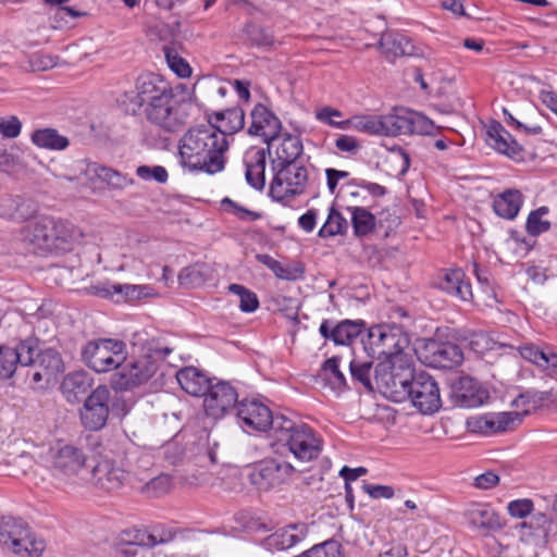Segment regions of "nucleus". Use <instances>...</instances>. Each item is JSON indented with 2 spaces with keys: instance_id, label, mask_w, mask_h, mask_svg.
I'll return each mask as SVG.
<instances>
[{
  "instance_id": "nucleus-40",
  "label": "nucleus",
  "mask_w": 557,
  "mask_h": 557,
  "mask_svg": "<svg viewBox=\"0 0 557 557\" xmlns=\"http://www.w3.org/2000/svg\"><path fill=\"white\" fill-rule=\"evenodd\" d=\"M351 213L354 233L358 237L368 235L374 230L375 216L363 207L348 208Z\"/></svg>"
},
{
  "instance_id": "nucleus-41",
  "label": "nucleus",
  "mask_w": 557,
  "mask_h": 557,
  "mask_svg": "<svg viewBox=\"0 0 557 557\" xmlns=\"http://www.w3.org/2000/svg\"><path fill=\"white\" fill-rule=\"evenodd\" d=\"M61 386L64 393L78 397L89 391L91 379L85 371H75L64 377Z\"/></svg>"
},
{
  "instance_id": "nucleus-17",
  "label": "nucleus",
  "mask_w": 557,
  "mask_h": 557,
  "mask_svg": "<svg viewBox=\"0 0 557 557\" xmlns=\"http://www.w3.org/2000/svg\"><path fill=\"white\" fill-rule=\"evenodd\" d=\"M36 341L27 338L15 347L0 345V379H9L16 370V366L27 367L34 361Z\"/></svg>"
},
{
  "instance_id": "nucleus-34",
  "label": "nucleus",
  "mask_w": 557,
  "mask_h": 557,
  "mask_svg": "<svg viewBox=\"0 0 557 557\" xmlns=\"http://www.w3.org/2000/svg\"><path fill=\"white\" fill-rule=\"evenodd\" d=\"M522 205V194L517 189H507L495 197L493 201L494 212L507 220L517 216Z\"/></svg>"
},
{
  "instance_id": "nucleus-10",
  "label": "nucleus",
  "mask_w": 557,
  "mask_h": 557,
  "mask_svg": "<svg viewBox=\"0 0 557 557\" xmlns=\"http://www.w3.org/2000/svg\"><path fill=\"white\" fill-rule=\"evenodd\" d=\"M122 341L100 338L87 343L82 350L83 361L98 373L117 369L126 360Z\"/></svg>"
},
{
  "instance_id": "nucleus-21",
  "label": "nucleus",
  "mask_w": 557,
  "mask_h": 557,
  "mask_svg": "<svg viewBox=\"0 0 557 557\" xmlns=\"http://www.w3.org/2000/svg\"><path fill=\"white\" fill-rule=\"evenodd\" d=\"M366 330L362 320H343L334 324L331 320H323L319 333L324 339L332 341L335 345L348 346Z\"/></svg>"
},
{
  "instance_id": "nucleus-6",
  "label": "nucleus",
  "mask_w": 557,
  "mask_h": 557,
  "mask_svg": "<svg viewBox=\"0 0 557 557\" xmlns=\"http://www.w3.org/2000/svg\"><path fill=\"white\" fill-rule=\"evenodd\" d=\"M410 344L407 333L396 324H380L368 330L362 338L363 349L371 359L380 362L403 361V351Z\"/></svg>"
},
{
  "instance_id": "nucleus-2",
  "label": "nucleus",
  "mask_w": 557,
  "mask_h": 557,
  "mask_svg": "<svg viewBox=\"0 0 557 557\" xmlns=\"http://www.w3.org/2000/svg\"><path fill=\"white\" fill-rule=\"evenodd\" d=\"M236 416L244 426L257 431H270L283 449L299 461L318 458L322 445L314 431L304 423H296L284 414H273L256 399H243L236 406Z\"/></svg>"
},
{
  "instance_id": "nucleus-50",
  "label": "nucleus",
  "mask_w": 557,
  "mask_h": 557,
  "mask_svg": "<svg viewBox=\"0 0 557 557\" xmlns=\"http://www.w3.org/2000/svg\"><path fill=\"white\" fill-rule=\"evenodd\" d=\"M222 207L225 211L234 214L236 218H238L242 221H256L261 219V213L251 211L235 201H233L230 198H224L222 200Z\"/></svg>"
},
{
  "instance_id": "nucleus-32",
  "label": "nucleus",
  "mask_w": 557,
  "mask_h": 557,
  "mask_svg": "<svg viewBox=\"0 0 557 557\" xmlns=\"http://www.w3.org/2000/svg\"><path fill=\"white\" fill-rule=\"evenodd\" d=\"M267 151L265 149H258L245 161L246 181L251 187L258 190L263 189L265 185Z\"/></svg>"
},
{
  "instance_id": "nucleus-35",
  "label": "nucleus",
  "mask_w": 557,
  "mask_h": 557,
  "mask_svg": "<svg viewBox=\"0 0 557 557\" xmlns=\"http://www.w3.org/2000/svg\"><path fill=\"white\" fill-rule=\"evenodd\" d=\"M465 274L460 269L446 271L441 281V288L462 300L472 296L471 286L463 281Z\"/></svg>"
},
{
  "instance_id": "nucleus-3",
  "label": "nucleus",
  "mask_w": 557,
  "mask_h": 557,
  "mask_svg": "<svg viewBox=\"0 0 557 557\" xmlns=\"http://www.w3.org/2000/svg\"><path fill=\"white\" fill-rule=\"evenodd\" d=\"M228 143L210 121L190 127L180 139L178 154L184 168L215 174L224 169Z\"/></svg>"
},
{
  "instance_id": "nucleus-51",
  "label": "nucleus",
  "mask_w": 557,
  "mask_h": 557,
  "mask_svg": "<svg viewBox=\"0 0 557 557\" xmlns=\"http://www.w3.org/2000/svg\"><path fill=\"white\" fill-rule=\"evenodd\" d=\"M136 174L144 181L153 180L160 184L166 183L169 178L168 171L161 165H140L136 169Z\"/></svg>"
},
{
  "instance_id": "nucleus-15",
  "label": "nucleus",
  "mask_w": 557,
  "mask_h": 557,
  "mask_svg": "<svg viewBox=\"0 0 557 557\" xmlns=\"http://www.w3.org/2000/svg\"><path fill=\"white\" fill-rule=\"evenodd\" d=\"M110 389L106 385L97 386L86 398L81 410L83 425L91 431L102 429L109 417Z\"/></svg>"
},
{
  "instance_id": "nucleus-12",
  "label": "nucleus",
  "mask_w": 557,
  "mask_h": 557,
  "mask_svg": "<svg viewBox=\"0 0 557 557\" xmlns=\"http://www.w3.org/2000/svg\"><path fill=\"white\" fill-rule=\"evenodd\" d=\"M48 461L53 474L65 480L77 476L84 470L87 456L83 448L74 444L58 442L50 447Z\"/></svg>"
},
{
  "instance_id": "nucleus-1",
  "label": "nucleus",
  "mask_w": 557,
  "mask_h": 557,
  "mask_svg": "<svg viewBox=\"0 0 557 557\" xmlns=\"http://www.w3.org/2000/svg\"><path fill=\"white\" fill-rule=\"evenodd\" d=\"M125 97L133 104L131 110L134 114L146 106L147 120L169 133L181 129L195 109L191 94L185 86L177 85L171 88L152 73L140 75L135 89L126 92Z\"/></svg>"
},
{
  "instance_id": "nucleus-48",
  "label": "nucleus",
  "mask_w": 557,
  "mask_h": 557,
  "mask_svg": "<svg viewBox=\"0 0 557 557\" xmlns=\"http://www.w3.org/2000/svg\"><path fill=\"white\" fill-rule=\"evenodd\" d=\"M546 393H522L512 400V406L522 410L521 418L529 414L534 409L539 401L544 400Z\"/></svg>"
},
{
  "instance_id": "nucleus-29",
  "label": "nucleus",
  "mask_w": 557,
  "mask_h": 557,
  "mask_svg": "<svg viewBox=\"0 0 557 557\" xmlns=\"http://www.w3.org/2000/svg\"><path fill=\"white\" fill-rule=\"evenodd\" d=\"M280 144L275 149V158L272 159V166L287 165L289 163H300L299 157L302 153V143L298 136L290 134L278 135Z\"/></svg>"
},
{
  "instance_id": "nucleus-46",
  "label": "nucleus",
  "mask_w": 557,
  "mask_h": 557,
  "mask_svg": "<svg viewBox=\"0 0 557 557\" xmlns=\"http://www.w3.org/2000/svg\"><path fill=\"white\" fill-rule=\"evenodd\" d=\"M492 432L499 433L509 430L516 422H521L520 412L491 413Z\"/></svg>"
},
{
  "instance_id": "nucleus-38",
  "label": "nucleus",
  "mask_w": 557,
  "mask_h": 557,
  "mask_svg": "<svg viewBox=\"0 0 557 557\" xmlns=\"http://www.w3.org/2000/svg\"><path fill=\"white\" fill-rule=\"evenodd\" d=\"M32 141L39 148L63 150L69 146V139L54 128H41L32 134Z\"/></svg>"
},
{
  "instance_id": "nucleus-64",
  "label": "nucleus",
  "mask_w": 557,
  "mask_h": 557,
  "mask_svg": "<svg viewBox=\"0 0 557 557\" xmlns=\"http://www.w3.org/2000/svg\"><path fill=\"white\" fill-rule=\"evenodd\" d=\"M542 363L540 369L546 371L550 376L557 375V352L546 348Z\"/></svg>"
},
{
  "instance_id": "nucleus-30",
  "label": "nucleus",
  "mask_w": 557,
  "mask_h": 557,
  "mask_svg": "<svg viewBox=\"0 0 557 557\" xmlns=\"http://www.w3.org/2000/svg\"><path fill=\"white\" fill-rule=\"evenodd\" d=\"M85 174L89 181L99 180L102 183H106L109 187L115 189H122L133 184L134 182L132 178L120 173L119 171L97 162L88 163L85 170Z\"/></svg>"
},
{
  "instance_id": "nucleus-11",
  "label": "nucleus",
  "mask_w": 557,
  "mask_h": 557,
  "mask_svg": "<svg viewBox=\"0 0 557 557\" xmlns=\"http://www.w3.org/2000/svg\"><path fill=\"white\" fill-rule=\"evenodd\" d=\"M273 180L270 184V196L276 201L300 195L308 182V170L301 163L272 166Z\"/></svg>"
},
{
  "instance_id": "nucleus-55",
  "label": "nucleus",
  "mask_w": 557,
  "mask_h": 557,
  "mask_svg": "<svg viewBox=\"0 0 557 557\" xmlns=\"http://www.w3.org/2000/svg\"><path fill=\"white\" fill-rule=\"evenodd\" d=\"M343 113L339 110L325 107L317 113V119L325 124L335 126L342 129L348 127L349 121L337 122L334 117H342Z\"/></svg>"
},
{
  "instance_id": "nucleus-23",
  "label": "nucleus",
  "mask_w": 557,
  "mask_h": 557,
  "mask_svg": "<svg viewBox=\"0 0 557 557\" xmlns=\"http://www.w3.org/2000/svg\"><path fill=\"white\" fill-rule=\"evenodd\" d=\"M27 367H33V381L38 383L42 380L50 382L58 373L63 371L64 364L60 354L53 348L39 350L36 343L34 361Z\"/></svg>"
},
{
  "instance_id": "nucleus-44",
  "label": "nucleus",
  "mask_w": 557,
  "mask_h": 557,
  "mask_svg": "<svg viewBox=\"0 0 557 557\" xmlns=\"http://www.w3.org/2000/svg\"><path fill=\"white\" fill-rule=\"evenodd\" d=\"M230 293L238 296L239 309L244 312H253L259 307L257 295L239 284L228 285Z\"/></svg>"
},
{
  "instance_id": "nucleus-4",
  "label": "nucleus",
  "mask_w": 557,
  "mask_h": 557,
  "mask_svg": "<svg viewBox=\"0 0 557 557\" xmlns=\"http://www.w3.org/2000/svg\"><path fill=\"white\" fill-rule=\"evenodd\" d=\"M22 235L34 253L70 251L84 236L82 230L72 222L48 215L29 222Z\"/></svg>"
},
{
  "instance_id": "nucleus-42",
  "label": "nucleus",
  "mask_w": 557,
  "mask_h": 557,
  "mask_svg": "<svg viewBox=\"0 0 557 557\" xmlns=\"http://www.w3.org/2000/svg\"><path fill=\"white\" fill-rule=\"evenodd\" d=\"M372 360L354 358L349 363L351 380L361 384L367 391H373L372 384Z\"/></svg>"
},
{
  "instance_id": "nucleus-33",
  "label": "nucleus",
  "mask_w": 557,
  "mask_h": 557,
  "mask_svg": "<svg viewBox=\"0 0 557 557\" xmlns=\"http://www.w3.org/2000/svg\"><path fill=\"white\" fill-rule=\"evenodd\" d=\"M36 211L30 200L20 196H3L0 198V216L7 219L24 220Z\"/></svg>"
},
{
  "instance_id": "nucleus-5",
  "label": "nucleus",
  "mask_w": 557,
  "mask_h": 557,
  "mask_svg": "<svg viewBox=\"0 0 557 557\" xmlns=\"http://www.w3.org/2000/svg\"><path fill=\"white\" fill-rule=\"evenodd\" d=\"M171 352L172 348L168 346L150 344L141 355L133 357L112 376L113 388L125 391L147 383Z\"/></svg>"
},
{
  "instance_id": "nucleus-7",
  "label": "nucleus",
  "mask_w": 557,
  "mask_h": 557,
  "mask_svg": "<svg viewBox=\"0 0 557 557\" xmlns=\"http://www.w3.org/2000/svg\"><path fill=\"white\" fill-rule=\"evenodd\" d=\"M416 376L407 358L403 361L379 362L373 374L376 388L396 403L408 399L409 387Z\"/></svg>"
},
{
  "instance_id": "nucleus-8",
  "label": "nucleus",
  "mask_w": 557,
  "mask_h": 557,
  "mask_svg": "<svg viewBox=\"0 0 557 557\" xmlns=\"http://www.w3.org/2000/svg\"><path fill=\"white\" fill-rule=\"evenodd\" d=\"M0 544L23 557H40L46 548L45 541L37 537L22 519L16 518L0 520Z\"/></svg>"
},
{
  "instance_id": "nucleus-58",
  "label": "nucleus",
  "mask_w": 557,
  "mask_h": 557,
  "mask_svg": "<svg viewBox=\"0 0 557 557\" xmlns=\"http://www.w3.org/2000/svg\"><path fill=\"white\" fill-rule=\"evenodd\" d=\"M170 486L171 478L168 474H160L154 476L146 484L147 491L153 493L154 496L164 494L170 490Z\"/></svg>"
},
{
  "instance_id": "nucleus-63",
  "label": "nucleus",
  "mask_w": 557,
  "mask_h": 557,
  "mask_svg": "<svg viewBox=\"0 0 557 557\" xmlns=\"http://www.w3.org/2000/svg\"><path fill=\"white\" fill-rule=\"evenodd\" d=\"M351 185L367 189L374 197H382L386 194V188L380 184L371 183L364 180L354 178Z\"/></svg>"
},
{
  "instance_id": "nucleus-43",
  "label": "nucleus",
  "mask_w": 557,
  "mask_h": 557,
  "mask_svg": "<svg viewBox=\"0 0 557 557\" xmlns=\"http://www.w3.org/2000/svg\"><path fill=\"white\" fill-rule=\"evenodd\" d=\"M348 228L347 220L334 208L330 209L326 222L319 231L320 237H331L343 234Z\"/></svg>"
},
{
  "instance_id": "nucleus-45",
  "label": "nucleus",
  "mask_w": 557,
  "mask_h": 557,
  "mask_svg": "<svg viewBox=\"0 0 557 557\" xmlns=\"http://www.w3.org/2000/svg\"><path fill=\"white\" fill-rule=\"evenodd\" d=\"M547 213L548 208L541 207L529 214L525 227L531 236H537L549 230L550 223L547 220H543V216Z\"/></svg>"
},
{
  "instance_id": "nucleus-37",
  "label": "nucleus",
  "mask_w": 557,
  "mask_h": 557,
  "mask_svg": "<svg viewBox=\"0 0 557 557\" xmlns=\"http://www.w3.org/2000/svg\"><path fill=\"white\" fill-rule=\"evenodd\" d=\"M553 520L544 512H532L528 519L520 523L524 535L546 540L552 532Z\"/></svg>"
},
{
  "instance_id": "nucleus-49",
  "label": "nucleus",
  "mask_w": 557,
  "mask_h": 557,
  "mask_svg": "<svg viewBox=\"0 0 557 557\" xmlns=\"http://www.w3.org/2000/svg\"><path fill=\"white\" fill-rule=\"evenodd\" d=\"M384 116H362L355 122V127L358 131L371 135H384Z\"/></svg>"
},
{
  "instance_id": "nucleus-39",
  "label": "nucleus",
  "mask_w": 557,
  "mask_h": 557,
  "mask_svg": "<svg viewBox=\"0 0 557 557\" xmlns=\"http://www.w3.org/2000/svg\"><path fill=\"white\" fill-rule=\"evenodd\" d=\"M322 376L329 383L331 388L342 392L347 388V381L343 372L339 370V358L331 357L326 359L321 368Z\"/></svg>"
},
{
  "instance_id": "nucleus-57",
  "label": "nucleus",
  "mask_w": 557,
  "mask_h": 557,
  "mask_svg": "<svg viewBox=\"0 0 557 557\" xmlns=\"http://www.w3.org/2000/svg\"><path fill=\"white\" fill-rule=\"evenodd\" d=\"M521 357L541 368L542 361H544L545 349H542L533 344H525L519 348Z\"/></svg>"
},
{
  "instance_id": "nucleus-59",
  "label": "nucleus",
  "mask_w": 557,
  "mask_h": 557,
  "mask_svg": "<svg viewBox=\"0 0 557 557\" xmlns=\"http://www.w3.org/2000/svg\"><path fill=\"white\" fill-rule=\"evenodd\" d=\"M335 147L341 152H347V153H350V154H356L360 150L361 145L357 140V138H355L352 136L341 135L335 140Z\"/></svg>"
},
{
  "instance_id": "nucleus-54",
  "label": "nucleus",
  "mask_w": 557,
  "mask_h": 557,
  "mask_svg": "<svg viewBox=\"0 0 557 557\" xmlns=\"http://www.w3.org/2000/svg\"><path fill=\"white\" fill-rule=\"evenodd\" d=\"M248 35L251 44L257 47L270 48L275 42L273 34L262 27H251V29L248 32Z\"/></svg>"
},
{
  "instance_id": "nucleus-61",
  "label": "nucleus",
  "mask_w": 557,
  "mask_h": 557,
  "mask_svg": "<svg viewBox=\"0 0 557 557\" xmlns=\"http://www.w3.org/2000/svg\"><path fill=\"white\" fill-rule=\"evenodd\" d=\"M468 426L473 432L493 434L490 414L472 418L471 420L468 421Z\"/></svg>"
},
{
  "instance_id": "nucleus-53",
  "label": "nucleus",
  "mask_w": 557,
  "mask_h": 557,
  "mask_svg": "<svg viewBox=\"0 0 557 557\" xmlns=\"http://www.w3.org/2000/svg\"><path fill=\"white\" fill-rule=\"evenodd\" d=\"M22 122L16 115L0 117V134L3 138L13 139L20 136Z\"/></svg>"
},
{
  "instance_id": "nucleus-22",
  "label": "nucleus",
  "mask_w": 557,
  "mask_h": 557,
  "mask_svg": "<svg viewBox=\"0 0 557 557\" xmlns=\"http://www.w3.org/2000/svg\"><path fill=\"white\" fill-rule=\"evenodd\" d=\"M147 285L119 284L102 282L90 287L92 295L112 299L115 302L133 301L148 296Z\"/></svg>"
},
{
  "instance_id": "nucleus-60",
  "label": "nucleus",
  "mask_w": 557,
  "mask_h": 557,
  "mask_svg": "<svg viewBox=\"0 0 557 557\" xmlns=\"http://www.w3.org/2000/svg\"><path fill=\"white\" fill-rule=\"evenodd\" d=\"M362 488L372 498H392L394 496V490L388 485H372L363 483Z\"/></svg>"
},
{
  "instance_id": "nucleus-14",
  "label": "nucleus",
  "mask_w": 557,
  "mask_h": 557,
  "mask_svg": "<svg viewBox=\"0 0 557 557\" xmlns=\"http://www.w3.org/2000/svg\"><path fill=\"white\" fill-rule=\"evenodd\" d=\"M408 399L422 413L430 414L441 408L440 388L436 381L425 371L417 373L409 387Z\"/></svg>"
},
{
  "instance_id": "nucleus-13",
  "label": "nucleus",
  "mask_w": 557,
  "mask_h": 557,
  "mask_svg": "<svg viewBox=\"0 0 557 557\" xmlns=\"http://www.w3.org/2000/svg\"><path fill=\"white\" fill-rule=\"evenodd\" d=\"M383 116L385 136L430 135L435 128L434 123L423 114L404 108L395 109Z\"/></svg>"
},
{
  "instance_id": "nucleus-36",
  "label": "nucleus",
  "mask_w": 557,
  "mask_h": 557,
  "mask_svg": "<svg viewBox=\"0 0 557 557\" xmlns=\"http://www.w3.org/2000/svg\"><path fill=\"white\" fill-rule=\"evenodd\" d=\"M215 120L220 123L215 125L216 131L226 138L227 134H234L240 131L245 124L244 110L234 107L214 114Z\"/></svg>"
},
{
  "instance_id": "nucleus-52",
  "label": "nucleus",
  "mask_w": 557,
  "mask_h": 557,
  "mask_svg": "<svg viewBox=\"0 0 557 557\" xmlns=\"http://www.w3.org/2000/svg\"><path fill=\"white\" fill-rule=\"evenodd\" d=\"M507 510L512 518L525 520L534 511V505L531 499L521 498L508 503Z\"/></svg>"
},
{
  "instance_id": "nucleus-27",
  "label": "nucleus",
  "mask_w": 557,
  "mask_h": 557,
  "mask_svg": "<svg viewBox=\"0 0 557 557\" xmlns=\"http://www.w3.org/2000/svg\"><path fill=\"white\" fill-rule=\"evenodd\" d=\"M487 144L500 153L513 157L522 151L521 146L510 133L497 121H492L487 127Z\"/></svg>"
},
{
  "instance_id": "nucleus-9",
  "label": "nucleus",
  "mask_w": 557,
  "mask_h": 557,
  "mask_svg": "<svg viewBox=\"0 0 557 557\" xmlns=\"http://www.w3.org/2000/svg\"><path fill=\"white\" fill-rule=\"evenodd\" d=\"M298 472L286 456L268 457L256 462L248 474L250 483L259 491H270L287 484Z\"/></svg>"
},
{
  "instance_id": "nucleus-20",
  "label": "nucleus",
  "mask_w": 557,
  "mask_h": 557,
  "mask_svg": "<svg viewBox=\"0 0 557 557\" xmlns=\"http://www.w3.org/2000/svg\"><path fill=\"white\" fill-rule=\"evenodd\" d=\"M128 473L113 460L102 459L91 470V484L102 492H115L127 481Z\"/></svg>"
},
{
  "instance_id": "nucleus-25",
  "label": "nucleus",
  "mask_w": 557,
  "mask_h": 557,
  "mask_svg": "<svg viewBox=\"0 0 557 557\" xmlns=\"http://www.w3.org/2000/svg\"><path fill=\"white\" fill-rule=\"evenodd\" d=\"M468 523L476 529L498 531L503 522L498 513L487 504H472L465 511Z\"/></svg>"
},
{
  "instance_id": "nucleus-47",
  "label": "nucleus",
  "mask_w": 557,
  "mask_h": 557,
  "mask_svg": "<svg viewBox=\"0 0 557 557\" xmlns=\"http://www.w3.org/2000/svg\"><path fill=\"white\" fill-rule=\"evenodd\" d=\"M165 60L169 67L180 77H188L191 74L189 64L171 48H164Z\"/></svg>"
},
{
  "instance_id": "nucleus-62",
  "label": "nucleus",
  "mask_w": 557,
  "mask_h": 557,
  "mask_svg": "<svg viewBox=\"0 0 557 557\" xmlns=\"http://www.w3.org/2000/svg\"><path fill=\"white\" fill-rule=\"evenodd\" d=\"M499 483V476L492 472L486 471L480 475H478L474 480V485L481 490H490L496 486Z\"/></svg>"
},
{
  "instance_id": "nucleus-28",
  "label": "nucleus",
  "mask_w": 557,
  "mask_h": 557,
  "mask_svg": "<svg viewBox=\"0 0 557 557\" xmlns=\"http://www.w3.org/2000/svg\"><path fill=\"white\" fill-rule=\"evenodd\" d=\"M307 532V525L304 523L290 524L268 536L267 545L276 550H285L304 541Z\"/></svg>"
},
{
  "instance_id": "nucleus-31",
  "label": "nucleus",
  "mask_w": 557,
  "mask_h": 557,
  "mask_svg": "<svg viewBox=\"0 0 557 557\" xmlns=\"http://www.w3.org/2000/svg\"><path fill=\"white\" fill-rule=\"evenodd\" d=\"M379 47L387 59L412 55L414 51V47L408 37L393 32L382 34Z\"/></svg>"
},
{
  "instance_id": "nucleus-19",
  "label": "nucleus",
  "mask_w": 557,
  "mask_h": 557,
  "mask_svg": "<svg viewBox=\"0 0 557 557\" xmlns=\"http://www.w3.org/2000/svg\"><path fill=\"white\" fill-rule=\"evenodd\" d=\"M450 397L458 407L475 408L483 405L490 394L479 381L470 376H461L451 384Z\"/></svg>"
},
{
  "instance_id": "nucleus-24",
  "label": "nucleus",
  "mask_w": 557,
  "mask_h": 557,
  "mask_svg": "<svg viewBox=\"0 0 557 557\" xmlns=\"http://www.w3.org/2000/svg\"><path fill=\"white\" fill-rule=\"evenodd\" d=\"M430 364L438 369H451L461 363L462 350L450 342H431L426 345Z\"/></svg>"
},
{
  "instance_id": "nucleus-16",
  "label": "nucleus",
  "mask_w": 557,
  "mask_h": 557,
  "mask_svg": "<svg viewBox=\"0 0 557 557\" xmlns=\"http://www.w3.org/2000/svg\"><path fill=\"white\" fill-rule=\"evenodd\" d=\"M203 396L205 411L214 419H220L230 410L236 409L235 405L239 403L236 389L224 381L212 383Z\"/></svg>"
},
{
  "instance_id": "nucleus-26",
  "label": "nucleus",
  "mask_w": 557,
  "mask_h": 557,
  "mask_svg": "<svg viewBox=\"0 0 557 557\" xmlns=\"http://www.w3.org/2000/svg\"><path fill=\"white\" fill-rule=\"evenodd\" d=\"M176 380L187 394L203 396L212 384V381L199 369L185 367L176 372Z\"/></svg>"
},
{
  "instance_id": "nucleus-18",
  "label": "nucleus",
  "mask_w": 557,
  "mask_h": 557,
  "mask_svg": "<svg viewBox=\"0 0 557 557\" xmlns=\"http://www.w3.org/2000/svg\"><path fill=\"white\" fill-rule=\"evenodd\" d=\"M251 124L248 133L253 136H260L268 144L270 152L274 143L278 139L281 131V121L265 106L258 103L251 111Z\"/></svg>"
},
{
  "instance_id": "nucleus-56",
  "label": "nucleus",
  "mask_w": 557,
  "mask_h": 557,
  "mask_svg": "<svg viewBox=\"0 0 557 557\" xmlns=\"http://www.w3.org/2000/svg\"><path fill=\"white\" fill-rule=\"evenodd\" d=\"M274 274L281 280L297 281L304 275V268L300 263L283 265L278 263Z\"/></svg>"
}]
</instances>
